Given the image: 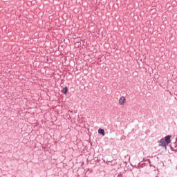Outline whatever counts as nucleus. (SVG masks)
<instances>
[{"mask_svg": "<svg viewBox=\"0 0 177 177\" xmlns=\"http://www.w3.org/2000/svg\"><path fill=\"white\" fill-rule=\"evenodd\" d=\"M171 136H167L164 138H162L160 140H159L158 142L159 143V146H161L162 147H165L167 149V146L171 143Z\"/></svg>", "mask_w": 177, "mask_h": 177, "instance_id": "obj_1", "label": "nucleus"}, {"mask_svg": "<svg viewBox=\"0 0 177 177\" xmlns=\"http://www.w3.org/2000/svg\"><path fill=\"white\" fill-rule=\"evenodd\" d=\"M125 97L122 96L120 98L119 100V103L120 104H121V106H122V104H124V103H125Z\"/></svg>", "mask_w": 177, "mask_h": 177, "instance_id": "obj_2", "label": "nucleus"}, {"mask_svg": "<svg viewBox=\"0 0 177 177\" xmlns=\"http://www.w3.org/2000/svg\"><path fill=\"white\" fill-rule=\"evenodd\" d=\"M98 133H100L101 135H102L103 136H104V129H99V130H98Z\"/></svg>", "mask_w": 177, "mask_h": 177, "instance_id": "obj_3", "label": "nucleus"}, {"mask_svg": "<svg viewBox=\"0 0 177 177\" xmlns=\"http://www.w3.org/2000/svg\"><path fill=\"white\" fill-rule=\"evenodd\" d=\"M68 91V88H67V87H64V88H63V93H64V95H67V91Z\"/></svg>", "mask_w": 177, "mask_h": 177, "instance_id": "obj_4", "label": "nucleus"}]
</instances>
